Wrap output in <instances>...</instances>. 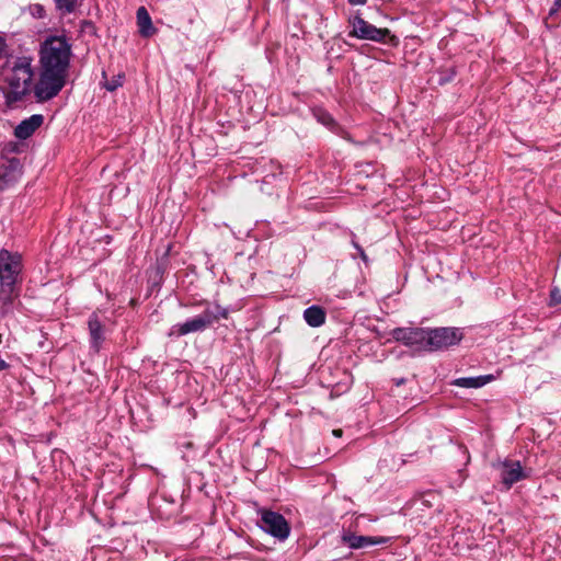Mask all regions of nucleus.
Returning a JSON list of instances; mask_svg holds the SVG:
<instances>
[{"label":"nucleus","mask_w":561,"mask_h":561,"mask_svg":"<svg viewBox=\"0 0 561 561\" xmlns=\"http://www.w3.org/2000/svg\"><path fill=\"white\" fill-rule=\"evenodd\" d=\"M71 54V44L64 35H50L41 44L39 78L34 85V94L38 102L49 101L62 90Z\"/></svg>","instance_id":"1"},{"label":"nucleus","mask_w":561,"mask_h":561,"mask_svg":"<svg viewBox=\"0 0 561 561\" xmlns=\"http://www.w3.org/2000/svg\"><path fill=\"white\" fill-rule=\"evenodd\" d=\"M31 62L28 57H18L12 64L8 61L3 68L5 87L2 88V93L4 103L10 108L24 101L32 91L34 73Z\"/></svg>","instance_id":"2"},{"label":"nucleus","mask_w":561,"mask_h":561,"mask_svg":"<svg viewBox=\"0 0 561 561\" xmlns=\"http://www.w3.org/2000/svg\"><path fill=\"white\" fill-rule=\"evenodd\" d=\"M350 24L352 25V31L348 33L351 37L389 44L391 46L399 44L398 37L391 34L389 28L376 27L359 15L352 18Z\"/></svg>","instance_id":"3"},{"label":"nucleus","mask_w":561,"mask_h":561,"mask_svg":"<svg viewBox=\"0 0 561 561\" xmlns=\"http://www.w3.org/2000/svg\"><path fill=\"white\" fill-rule=\"evenodd\" d=\"M390 334L396 342L416 352H427L428 328L399 327L394 328Z\"/></svg>","instance_id":"4"},{"label":"nucleus","mask_w":561,"mask_h":561,"mask_svg":"<svg viewBox=\"0 0 561 561\" xmlns=\"http://www.w3.org/2000/svg\"><path fill=\"white\" fill-rule=\"evenodd\" d=\"M259 514L261 518L257 525L262 530L280 541L289 537L290 526L282 514L265 508L260 510Z\"/></svg>","instance_id":"5"},{"label":"nucleus","mask_w":561,"mask_h":561,"mask_svg":"<svg viewBox=\"0 0 561 561\" xmlns=\"http://www.w3.org/2000/svg\"><path fill=\"white\" fill-rule=\"evenodd\" d=\"M461 340L462 333L458 328H428L427 353L442 351L457 345Z\"/></svg>","instance_id":"6"},{"label":"nucleus","mask_w":561,"mask_h":561,"mask_svg":"<svg viewBox=\"0 0 561 561\" xmlns=\"http://www.w3.org/2000/svg\"><path fill=\"white\" fill-rule=\"evenodd\" d=\"M22 256L7 249L0 250V280L22 282Z\"/></svg>","instance_id":"7"},{"label":"nucleus","mask_w":561,"mask_h":561,"mask_svg":"<svg viewBox=\"0 0 561 561\" xmlns=\"http://www.w3.org/2000/svg\"><path fill=\"white\" fill-rule=\"evenodd\" d=\"M493 467L499 471L501 483L505 490H510L515 483L528 477L518 460L504 459L493 463Z\"/></svg>","instance_id":"8"},{"label":"nucleus","mask_w":561,"mask_h":561,"mask_svg":"<svg viewBox=\"0 0 561 561\" xmlns=\"http://www.w3.org/2000/svg\"><path fill=\"white\" fill-rule=\"evenodd\" d=\"M214 318L204 310L199 316L173 325L170 335L184 336L190 333L203 332L214 323Z\"/></svg>","instance_id":"9"},{"label":"nucleus","mask_w":561,"mask_h":561,"mask_svg":"<svg viewBox=\"0 0 561 561\" xmlns=\"http://www.w3.org/2000/svg\"><path fill=\"white\" fill-rule=\"evenodd\" d=\"M22 282L0 280V314L13 312L21 294Z\"/></svg>","instance_id":"10"},{"label":"nucleus","mask_w":561,"mask_h":561,"mask_svg":"<svg viewBox=\"0 0 561 561\" xmlns=\"http://www.w3.org/2000/svg\"><path fill=\"white\" fill-rule=\"evenodd\" d=\"M392 537L385 536H363L356 535L350 530H343L341 541L351 549H362L375 545H388Z\"/></svg>","instance_id":"11"},{"label":"nucleus","mask_w":561,"mask_h":561,"mask_svg":"<svg viewBox=\"0 0 561 561\" xmlns=\"http://www.w3.org/2000/svg\"><path fill=\"white\" fill-rule=\"evenodd\" d=\"M23 167L20 159L10 158L0 165V191L15 184L22 176Z\"/></svg>","instance_id":"12"},{"label":"nucleus","mask_w":561,"mask_h":561,"mask_svg":"<svg viewBox=\"0 0 561 561\" xmlns=\"http://www.w3.org/2000/svg\"><path fill=\"white\" fill-rule=\"evenodd\" d=\"M88 329L91 348L99 352L105 341V325L100 321L95 312L89 317Z\"/></svg>","instance_id":"13"},{"label":"nucleus","mask_w":561,"mask_h":561,"mask_svg":"<svg viewBox=\"0 0 561 561\" xmlns=\"http://www.w3.org/2000/svg\"><path fill=\"white\" fill-rule=\"evenodd\" d=\"M44 123L42 114H34L28 118L23 119L15 128L14 136L18 139L25 140L31 137Z\"/></svg>","instance_id":"14"},{"label":"nucleus","mask_w":561,"mask_h":561,"mask_svg":"<svg viewBox=\"0 0 561 561\" xmlns=\"http://www.w3.org/2000/svg\"><path fill=\"white\" fill-rule=\"evenodd\" d=\"M139 33L144 37L151 36L156 28L152 25L151 16L145 7H139L136 12Z\"/></svg>","instance_id":"15"},{"label":"nucleus","mask_w":561,"mask_h":561,"mask_svg":"<svg viewBox=\"0 0 561 561\" xmlns=\"http://www.w3.org/2000/svg\"><path fill=\"white\" fill-rule=\"evenodd\" d=\"M325 311L320 306H310L304 311L305 321L312 328H318L325 322Z\"/></svg>","instance_id":"16"},{"label":"nucleus","mask_w":561,"mask_h":561,"mask_svg":"<svg viewBox=\"0 0 561 561\" xmlns=\"http://www.w3.org/2000/svg\"><path fill=\"white\" fill-rule=\"evenodd\" d=\"M493 375H481L477 377H461L454 380L453 385L461 388H481L493 380Z\"/></svg>","instance_id":"17"},{"label":"nucleus","mask_w":561,"mask_h":561,"mask_svg":"<svg viewBox=\"0 0 561 561\" xmlns=\"http://www.w3.org/2000/svg\"><path fill=\"white\" fill-rule=\"evenodd\" d=\"M313 116L316 119L328 127L330 130H332L335 134H339L340 131H343V129L339 126V124L335 122V119L332 117V115L327 112L323 108H316L313 110Z\"/></svg>","instance_id":"18"},{"label":"nucleus","mask_w":561,"mask_h":561,"mask_svg":"<svg viewBox=\"0 0 561 561\" xmlns=\"http://www.w3.org/2000/svg\"><path fill=\"white\" fill-rule=\"evenodd\" d=\"M54 3L62 14H71L81 5L82 0H54Z\"/></svg>","instance_id":"19"},{"label":"nucleus","mask_w":561,"mask_h":561,"mask_svg":"<svg viewBox=\"0 0 561 561\" xmlns=\"http://www.w3.org/2000/svg\"><path fill=\"white\" fill-rule=\"evenodd\" d=\"M124 80H125V75L124 73H117V75L113 76L111 80H105L104 88L107 91L113 92L117 88L123 85Z\"/></svg>","instance_id":"20"},{"label":"nucleus","mask_w":561,"mask_h":561,"mask_svg":"<svg viewBox=\"0 0 561 561\" xmlns=\"http://www.w3.org/2000/svg\"><path fill=\"white\" fill-rule=\"evenodd\" d=\"M205 312H209L214 318V322L219 319H227L229 317V310L219 305H216L214 309L206 308Z\"/></svg>","instance_id":"21"},{"label":"nucleus","mask_w":561,"mask_h":561,"mask_svg":"<svg viewBox=\"0 0 561 561\" xmlns=\"http://www.w3.org/2000/svg\"><path fill=\"white\" fill-rule=\"evenodd\" d=\"M30 13L35 19H44L46 16V10L44 5L41 3L31 4Z\"/></svg>","instance_id":"22"},{"label":"nucleus","mask_w":561,"mask_h":561,"mask_svg":"<svg viewBox=\"0 0 561 561\" xmlns=\"http://www.w3.org/2000/svg\"><path fill=\"white\" fill-rule=\"evenodd\" d=\"M561 9V0H554L552 7L549 9L548 16L553 18Z\"/></svg>","instance_id":"23"},{"label":"nucleus","mask_w":561,"mask_h":561,"mask_svg":"<svg viewBox=\"0 0 561 561\" xmlns=\"http://www.w3.org/2000/svg\"><path fill=\"white\" fill-rule=\"evenodd\" d=\"M8 45L5 42V38L0 35V58L4 57L7 55Z\"/></svg>","instance_id":"24"},{"label":"nucleus","mask_w":561,"mask_h":561,"mask_svg":"<svg viewBox=\"0 0 561 561\" xmlns=\"http://www.w3.org/2000/svg\"><path fill=\"white\" fill-rule=\"evenodd\" d=\"M456 72L454 69H450L449 70V75L448 76H445V77H440L439 80H438V83L439 84H444V83H447L449 81L453 80V78L455 77Z\"/></svg>","instance_id":"25"},{"label":"nucleus","mask_w":561,"mask_h":561,"mask_svg":"<svg viewBox=\"0 0 561 561\" xmlns=\"http://www.w3.org/2000/svg\"><path fill=\"white\" fill-rule=\"evenodd\" d=\"M551 300L556 305L561 304V294L558 289L551 291Z\"/></svg>","instance_id":"26"},{"label":"nucleus","mask_w":561,"mask_h":561,"mask_svg":"<svg viewBox=\"0 0 561 561\" xmlns=\"http://www.w3.org/2000/svg\"><path fill=\"white\" fill-rule=\"evenodd\" d=\"M348 2L353 5H364L366 4L367 0H348Z\"/></svg>","instance_id":"27"},{"label":"nucleus","mask_w":561,"mask_h":561,"mask_svg":"<svg viewBox=\"0 0 561 561\" xmlns=\"http://www.w3.org/2000/svg\"><path fill=\"white\" fill-rule=\"evenodd\" d=\"M9 364L0 357V371L5 370Z\"/></svg>","instance_id":"28"},{"label":"nucleus","mask_w":561,"mask_h":561,"mask_svg":"<svg viewBox=\"0 0 561 561\" xmlns=\"http://www.w3.org/2000/svg\"><path fill=\"white\" fill-rule=\"evenodd\" d=\"M358 254H359V256L362 257V260H363L364 262H367V255H366V253H365L364 249L359 250V251H358Z\"/></svg>","instance_id":"29"},{"label":"nucleus","mask_w":561,"mask_h":561,"mask_svg":"<svg viewBox=\"0 0 561 561\" xmlns=\"http://www.w3.org/2000/svg\"><path fill=\"white\" fill-rule=\"evenodd\" d=\"M352 244L357 251L363 249L354 239L352 240Z\"/></svg>","instance_id":"30"},{"label":"nucleus","mask_w":561,"mask_h":561,"mask_svg":"<svg viewBox=\"0 0 561 561\" xmlns=\"http://www.w3.org/2000/svg\"><path fill=\"white\" fill-rule=\"evenodd\" d=\"M333 434H334L335 436H341L342 431H341V430H334V431H333Z\"/></svg>","instance_id":"31"},{"label":"nucleus","mask_w":561,"mask_h":561,"mask_svg":"<svg viewBox=\"0 0 561 561\" xmlns=\"http://www.w3.org/2000/svg\"><path fill=\"white\" fill-rule=\"evenodd\" d=\"M403 382H404V379L402 378V379L398 380V381L396 382V385H397V386H400V385H402Z\"/></svg>","instance_id":"32"}]
</instances>
